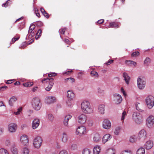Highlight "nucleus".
<instances>
[{
    "instance_id": "8fccbe9b",
    "label": "nucleus",
    "mask_w": 154,
    "mask_h": 154,
    "mask_svg": "<svg viewBox=\"0 0 154 154\" xmlns=\"http://www.w3.org/2000/svg\"><path fill=\"white\" fill-rule=\"evenodd\" d=\"M48 117L49 119L51 122H52L54 120V117L52 114H49L48 115Z\"/></svg>"
},
{
    "instance_id": "aec40b11",
    "label": "nucleus",
    "mask_w": 154,
    "mask_h": 154,
    "mask_svg": "<svg viewBox=\"0 0 154 154\" xmlns=\"http://www.w3.org/2000/svg\"><path fill=\"white\" fill-rule=\"evenodd\" d=\"M111 138V136L110 134H107L104 135L102 141L103 143H105L107 141L110 140Z\"/></svg>"
},
{
    "instance_id": "0e129e2a",
    "label": "nucleus",
    "mask_w": 154,
    "mask_h": 154,
    "mask_svg": "<svg viewBox=\"0 0 154 154\" xmlns=\"http://www.w3.org/2000/svg\"><path fill=\"white\" fill-rule=\"evenodd\" d=\"M57 74L55 73H51L48 74L49 77L54 76L56 75Z\"/></svg>"
},
{
    "instance_id": "c03bdc74",
    "label": "nucleus",
    "mask_w": 154,
    "mask_h": 154,
    "mask_svg": "<svg viewBox=\"0 0 154 154\" xmlns=\"http://www.w3.org/2000/svg\"><path fill=\"white\" fill-rule=\"evenodd\" d=\"M140 55L139 52L138 51L133 52L131 54V56L132 57H136Z\"/></svg>"
},
{
    "instance_id": "79ce46f5",
    "label": "nucleus",
    "mask_w": 154,
    "mask_h": 154,
    "mask_svg": "<svg viewBox=\"0 0 154 154\" xmlns=\"http://www.w3.org/2000/svg\"><path fill=\"white\" fill-rule=\"evenodd\" d=\"M35 27V26L34 24H32L29 27V29L28 31V32H32V31L34 29Z\"/></svg>"
},
{
    "instance_id": "f03ea898",
    "label": "nucleus",
    "mask_w": 154,
    "mask_h": 154,
    "mask_svg": "<svg viewBox=\"0 0 154 154\" xmlns=\"http://www.w3.org/2000/svg\"><path fill=\"white\" fill-rule=\"evenodd\" d=\"M32 105L34 109L36 110H39L41 106L40 100L38 97L34 98L32 101Z\"/></svg>"
},
{
    "instance_id": "37998d69",
    "label": "nucleus",
    "mask_w": 154,
    "mask_h": 154,
    "mask_svg": "<svg viewBox=\"0 0 154 154\" xmlns=\"http://www.w3.org/2000/svg\"><path fill=\"white\" fill-rule=\"evenodd\" d=\"M129 140L130 142L132 143L135 142L136 140V139L135 136H133L131 137L130 138Z\"/></svg>"
},
{
    "instance_id": "4be33fe9",
    "label": "nucleus",
    "mask_w": 154,
    "mask_h": 154,
    "mask_svg": "<svg viewBox=\"0 0 154 154\" xmlns=\"http://www.w3.org/2000/svg\"><path fill=\"white\" fill-rule=\"evenodd\" d=\"M55 98L54 97H48L47 99V102L48 104L54 103L55 101Z\"/></svg>"
},
{
    "instance_id": "20e7f679",
    "label": "nucleus",
    "mask_w": 154,
    "mask_h": 154,
    "mask_svg": "<svg viewBox=\"0 0 154 154\" xmlns=\"http://www.w3.org/2000/svg\"><path fill=\"white\" fill-rule=\"evenodd\" d=\"M133 119L136 123L138 124H140L142 122V118L141 115L137 112L133 113Z\"/></svg>"
},
{
    "instance_id": "7c9ffc66",
    "label": "nucleus",
    "mask_w": 154,
    "mask_h": 154,
    "mask_svg": "<svg viewBox=\"0 0 154 154\" xmlns=\"http://www.w3.org/2000/svg\"><path fill=\"white\" fill-rule=\"evenodd\" d=\"M100 139V135L98 134H96L94 135L93 138V140L94 142H96L99 141Z\"/></svg>"
},
{
    "instance_id": "39448f33",
    "label": "nucleus",
    "mask_w": 154,
    "mask_h": 154,
    "mask_svg": "<svg viewBox=\"0 0 154 154\" xmlns=\"http://www.w3.org/2000/svg\"><path fill=\"white\" fill-rule=\"evenodd\" d=\"M47 81V82H49V85L48 87L45 88V90L47 91H50L51 89L52 88V87L54 85V83L53 82L54 79L53 78H45L43 79L42 82H44L45 81Z\"/></svg>"
},
{
    "instance_id": "a18cd8bd",
    "label": "nucleus",
    "mask_w": 154,
    "mask_h": 154,
    "mask_svg": "<svg viewBox=\"0 0 154 154\" xmlns=\"http://www.w3.org/2000/svg\"><path fill=\"white\" fill-rule=\"evenodd\" d=\"M90 151L88 149H85L82 151V154H90Z\"/></svg>"
},
{
    "instance_id": "680f3d73",
    "label": "nucleus",
    "mask_w": 154,
    "mask_h": 154,
    "mask_svg": "<svg viewBox=\"0 0 154 154\" xmlns=\"http://www.w3.org/2000/svg\"><path fill=\"white\" fill-rule=\"evenodd\" d=\"M35 11L36 15L38 17H40V15L39 13L38 12L39 10L37 9L36 10L35 9Z\"/></svg>"
},
{
    "instance_id": "e433bc0d",
    "label": "nucleus",
    "mask_w": 154,
    "mask_h": 154,
    "mask_svg": "<svg viewBox=\"0 0 154 154\" xmlns=\"http://www.w3.org/2000/svg\"><path fill=\"white\" fill-rule=\"evenodd\" d=\"M31 42H29V43L27 44L25 42H23L21 45V47H20L21 48H25L26 45H28L30 43H32L34 41V38H32L31 39Z\"/></svg>"
},
{
    "instance_id": "69168bd1",
    "label": "nucleus",
    "mask_w": 154,
    "mask_h": 154,
    "mask_svg": "<svg viewBox=\"0 0 154 154\" xmlns=\"http://www.w3.org/2000/svg\"><path fill=\"white\" fill-rule=\"evenodd\" d=\"M104 21V20L103 19L97 21V23L98 24H101L103 23Z\"/></svg>"
},
{
    "instance_id": "6e6d98bb",
    "label": "nucleus",
    "mask_w": 154,
    "mask_h": 154,
    "mask_svg": "<svg viewBox=\"0 0 154 154\" xmlns=\"http://www.w3.org/2000/svg\"><path fill=\"white\" fill-rule=\"evenodd\" d=\"M19 39V37L17 38H13L12 39L11 41V44H13L17 40Z\"/></svg>"
},
{
    "instance_id": "72a5a7b5",
    "label": "nucleus",
    "mask_w": 154,
    "mask_h": 154,
    "mask_svg": "<svg viewBox=\"0 0 154 154\" xmlns=\"http://www.w3.org/2000/svg\"><path fill=\"white\" fill-rule=\"evenodd\" d=\"M68 140V137L67 135L65 133H63L62 138V141L64 143H66Z\"/></svg>"
},
{
    "instance_id": "bb28decb",
    "label": "nucleus",
    "mask_w": 154,
    "mask_h": 154,
    "mask_svg": "<svg viewBox=\"0 0 154 154\" xmlns=\"http://www.w3.org/2000/svg\"><path fill=\"white\" fill-rule=\"evenodd\" d=\"M11 150L12 153L14 154H17L18 153V149L17 148L16 146L14 145L12 146L11 148Z\"/></svg>"
},
{
    "instance_id": "9d476101",
    "label": "nucleus",
    "mask_w": 154,
    "mask_h": 154,
    "mask_svg": "<svg viewBox=\"0 0 154 154\" xmlns=\"http://www.w3.org/2000/svg\"><path fill=\"white\" fill-rule=\"evenodd\" d=\"M154 123V116H149L146 119V124L149 128H151Z\"/></svg>"
},
{
    "instance_id": "1a4fd4ad",
    "label": "nucleus",
    "mask_w": 154,
    "mask_h": 154,
    "mask_svg": "<svg viewBox=\"0 0 154 154\" xmlns=\"http://www.w3.org/2000/svg\"><path fill=\"white\" fill-rule=\"evenodd\" d=\"M8 131L11 133H14L17 129V125L14 123H11L8 126Z\"/></svg>"
},
{
    "instance_id": "13d9d810",
    "label": "nucleus",
    "mask_w": 154,
    "mask_h": 154,
    "mask_svg": "<svg viewBox=\"0 0 154 154\" xmlns=\"http://www.w3.org/2000/svg\"><path fill=\"white\" fill-rule=\"evenodd\" d=\"M8 88V87L6 86H2L0 87V91H4L6 90Z\"/></svg>"
},
{
    "instance_id": "6ab92c4d",
    "label": "nucleus",
    "mask_w": 154,
    "mask_h": 154,
    "mask_svg": "<svg viewBox=\"0 0 154 154\" xmlns=\"http://www.w3.org/2000/svg\"><path fill=\"white\" fill-rule=\"evenodd\" d=\"M67 97L70 100L73 99L75 97V94L72 91L69 90L68 91Z\"/></svg>"
},
{
    "instance_id": "9b49d317",
    "label": "nucleus",
    "mask_w": 154,
    "mask_h": 154,
    "mask_svg": "<svg viewBox=\"0 0 154 154\" xmlns=\"http://www.w3.org/2000/svg\"><path fill=\"white\" fill-rule=\"evenodd\" d=\"M20 141L21 145L24 146H27L28 145V138L26 135H23L21 137Z\"/></svg>"
},
{
    "instance_id": "de8ad7c7",
    "label": "nucleus",
    "mask_w": 154,
    "mask_h": 154,
    "mask_svg": "<svg viewBox=\"0 0 154 154\" xmlns=\"http://www.w3.org/2000/svg\"><path fill=\"white\" fill-rule=\"evenodd\" d=\"M5 144L7 146H8L11 145V141L7 139L5 142Z\"/></svg>"
},
{
    "instance_id": "2eb2a0df",
    "label": "nucleus",
    "mask_w": 154,
    "mask_h": 154,
    "mask_svg": "<svg viewBox=\"0 0 154 154\" xmlns=\"http://www.w3.org/2000/svg\"><path fill=\"white\" fill-rule=\"evenodd\" d=\"M115 101L116 103L118 104L120 103L122 101V98L120 95L118 94H115L114 95Z\"/></svg>"
},
{
    "instance_id": "5fc2aeb1",
    "label": "nucleus",
    "mask_w": 154,
    "mask_h": 154,
    "mask_svg": "<svg viewBox=\"0 0 154 154\" xmlns=\"http://www.w3.org/2000/svg\"><path fill=\"white\" fill-rule=\"evenodd\" d=\"M20 22H21L20 26H21V28H23L24 27L25 24V20H21Z\"/></svg>"
},
{
    "instance_id": "c756f323",
    "label": "nucleus",
    "mask_w": 154,
    "mask_h": 154,
    "mask_svg": "<svg viewBox=\"0 0 154 154\" xmlns=\"http://www.w3.org/2000/svg\"><path fill=\"white\" fill-rule=\"evenodd\" d=\"M109 27L111 28H118L119 27V26L118 23L112 22L111 23L109 24Z\"/></svg>"
},
{
    "instance_id": "ea45409f",
    "label": "nucleus",
    "mask_w": 154,
    "mask_h": 154,
    "mask_svg": "<svg viewBox=\"0 0 154 154\" xmlns=\"http://www.w3.org/2000/svg\"><path fill=\"white\" fill-rule=\"evenodd\" d=\"M91 74L92 76H95L97 78L98 77V75L97 72L94 70H92L91 72Z\"/></svg>"
},
{
    "instance_id": "f8f14e48",
    "label": "nucleus",
    "mask_w": 154,
    "mask_h": 154,
    "mask_svg": "<svg viewBox=\"0 0 154 154\" xmlns=\"http://www.w3.org/2000/svg\"><path fill=\"white\" fill-rule=\"evenodd\" d=\"M76 133L79 135L82 136L86 133V128L83 126L79 127L77 129Z\"/></svg>"
},
{
    "instance_id": "49530a36",
    "label": "nucleus",
    "mask_w": 154,
    "mask_h": 154,
    "mask_svg": "<svg viewBox=\"0 0 154 154\" xmlns=\"http://www.w3.org/2000/svg\"><path fill=\"white\" fill-rule=\"evenodd\" d=\"M120 129L121 128L120 127H118L116 128L114 132L115 134L117 135H118L120 132Z\"/></svg>"
},
{
    "instance_id": "473e14b6",
    "label": "nucleus",
    "mask_w": 154,
    "mask_h": 154,
    "mask_svg": "<svg viewBox=\"0 0 154 154\" xmlns=\"http://www.w3.org/2000/svg\"><path fill=\"white\" fill-rule=\"evenodd\" d=\"M40 11L45 17H46L47 18H49V14L45 11L43 8H40Z\"/></svg>"
},
{
    "instance_id": "a878e982",
    "label": "nucleus",
    "mask_w": 154,
    "mask_h": 154,
    "mask_svg": "<svg viewBox=\"0 0 154 154\" xmlns=\"http://www.w3.org/2000/svg\"><path fill=\"white\" fill-rule=\"evenodd\" d=\"M136 108L137 110L139 112L143 111L142 105L139 103H137L136 104Z\"/></svg>"
},
{
    "instance_id": "f704fd0d",
    "label": "nucleus",
    "mask_w": 154,
    "mask_h": 154,
    "mask_svg": "<svg viewBox=\"0 0 154 154\" xmlns=\"http://www.w3.org/2000/svg\"><path fill=\"white\" fill-rule=\"evenodd\" d=\"M74 82L75 79H74L72 77L64 79V82L66 83L68 82H69L71 83H73Z\"/></svg>"
},
{
    "instance_id": "864d4df0",
    "label": "nucleus",
    "mask_w": 154,
    "mask_h": 154,
    "mask_svg": "<svg viewBox=\"0 0 154 154\" xmlns=\"http://www.w3.org/2000/svg\"><path fill=\"white\" fill-rule=\"evenodd\" d=\"M77 148V145L76 144H72L71 146V149L72 150H75Z\"/></svg>"
},
{
    "instance_id": "bf43d9fd",
    "label": "nucleus",
    "mask_w": 154,
    "mask_h": 154,
    "mask_svg": "<svg viewBox=\"0 0 154 154\" xmlns=\"http://www.w3.org/2000/svg\"><path fill=\"white\" fill-rule=\"evenodd\" d=\"M120 154H131V153L130 151H123Z\"/></svg>"
},
{
    "instance_id": "052dcab7",
    "label": "nucleus",
    "mask_w": 154,
    "mask_h": 154,
    "mask_svg": "<svg viewBox=\"0 0 154 154\" xmlns=\"http://www.w3.org/2000/svg\"><path fill=\"white\" fill-rule=\"evenodd\" d=\"M113 60H109L108 61L105 63V64L107 65H110L111 63H113Z\"/></svg>"
},
{
    "instance_id": "393cba45",
    "label": "nucleus",
    "mask_w": 154,
    "mask_h": 154,
    "mask_svg": "<svg viewBox=\"0 0 154 154\" xmlns=\"http://www.w3.org/2000/svg\"><path fill=\"white\" fill-rule=\"evenodd\" d=\"M125 63L128 66H131L133 65L134 66H135L137 65V63L136 62L130 60H125Z\"/></svg>"
},
{
    "instance_id": "cd10ccee",
    "label": "nucleus",
    "mask_w": 154,
    "mask_h": 154,
    "mask_svg": "<svg viewBox=\"0 0 154 154\" xmlns=\"http://www.w3.org/2000/svg\"><path fill=\"white\" fill-rule=\"evenodd\" d=\"M0 154H10L8 150L4 148H0Z\"/></svg>"
},
{
    "instance_id": "0eeeda50",
    "label": "nucleus",
    "mask_w": 154,
    "mask_h": 154,
    "mask_svg": "<svg viewBox=\"0 0 154 154\" xmlns=\"http://www.w3.org/2000/svg\"><path fill=\"white\" fill-rule=\"evenodd\" d=\"M42 140V138L40 137H37L34 140L33 145L36 148H39L41 145Z\"/></svg>"
},
{
    "instance_id": "423d86ee",
    "label": "nucleus",
    "mask_w": 154,
    "mask_h": 154,
    "mask_svg": "<svg viewBox=\"0 0 154 154\" xmlns=\"http://www.w3.org/2000/svg\"><path fill=\"white\" fill-rule=\"evenodd\" d=\"M138 87L140 89H143L145 87L146 82L145 78L142 77L140 76L137 79Z\"/></svg>"
},
{
    "instance_id": "2f4dec72",
    "label": "nucleus",
    "mask_w": 154,
    "mask_h": 154,
    "mask_svg": "<svg viewBox=\"0 0 154 154\" xmlns=\"http://www.w3.org/2000/svg\"><path fill=\"white\" fill-rule=\"evenodd\" d=\"M145 153V150L144 148L141 147L138 149L136 154H144Z\"/></svg>"
},
{
    "instance_id": "ddd939ff",
    "label": "nucleus",
    "mask_w": 154,
    "mask_h": 154,
    "mask_svg": "<svg viewBox=\"0 0 154 154\" xmlns=\"http://www.w3.org/2000/svg\"><path fill=\"white\" fill-rule=\"evenodd\" d=\"M146 133L144 130L140 131L138 134V139L139 140L142 139L144 140L146 137Z\"/></svg>"
},
{
    "instance_id": "3c124183",
    "label": "nucleus",
    "mask_w": 154,
    "mask_h": 154,
    "mask_svg": "<svg viewBox=\"0 0 154 154\" xmlns=\"http://www.w3.org/2000/svg\"><path fill=\"white\" fill-rule=\"evenodd\" d=\"M29 33H30V34L28 36V38L29 39L31 38L32 39V37H34L35 35V34L33 32H29Z\"/></svg>"
},
{
    "instance_id": "603ef678",
    "label": "nucleus",
    "mask_w": 154,
    "mask_h": 154,
    "mask_svg": "<svg viewBox=\"0 0 154 154\" xmlns=\"http://www.w3.org/2000/svg\"><path fill=\"white\" fill-rule=\"evenodd\" d=\"M66 29V28L60 29L59 30V32H60V34H62L63 35L64 34Z\"/></svg>"
},
{
    "instance_id": "412c9836",
    "label": "nucleus",
    "mask_w": 154,
    "mask_h": 154,
    "mask_svg": "<svg viewBox=\"0 0 154 154\" xmlns=\"http://www.w3.org/2000/svg\"><path fill=\"white\" fill-rule=\"evenodd\" d=\"M123 76L124 78V80L127 84H128L130 78L129 76L125 72H123Z\"/></svg>"
},
{
    "instance_id": "4468645a",
    "label": "nucleus",
    "mask_w": 154,
    "mask_h": 154,
    "mask_svg": "<svg viewBox=\"0 0 154 154\" xmlns=\"http://www.w3.org/2000/svg\"><path fill=\"white\" fill-rule=\"evenodd\" d=\"M111 124L110 122L107 119H105L103 122V127L105 129H109L111 127Z\"/></svg>"
},
{
    "instance_id": "4d7b16f0",
    "label": "nucleus",
    "mask_w": 154,
    "mask_h": 154,
    "mask_svg": "<svg viewBox=\"0 0 154 154\" xmlns=\"http://www.w3.org/2000/svg\"><path fill=\"white\" fill-rule=\"evenodd\" d=\"M126 113L125 111H124L122 113V116L121 118L122 120H123L125 118V116H126Z\"/></svg>"
},
{
    "instance_id": "b1692460",
    "label": "nucleus",
    "mask_w": 154,
    "mask_h": 154,
    "mask_svg": "<svg viewBox=\"0 0 154 154\" xmlns=\"http://www.w3.org/2000/svg\"><path fill=\"white\" fill-rule=\"evenodd\" d=\"M101 149L100 147L98 146H96L93 149L94 154H99L100 153Z\"/></svg>"
},
{
    "instance_id": "58836bf2",
    "label": "nucleus",
    "mask_w": 154,
    "mask_h": 154,
    "mask_svg": "<svg viewBox=\"0 0 154 154\" xmlns=\"http://www.w3.org/2000/svg\"><path fill=\"white\" fill-rule=\"evenodd\" d=\"M42 31L41 29H39L37 33H36V35L35 36V38L37 39L40 36H41L42 35Z\"/></svg>"
},
{
    "instance_id": "5701e85b",
    "label": "nucleus",
    "mask_w": 154,
    "mask_h": 154,
    "mask_svg": "<svg viewBox=\"0 0 154 154\" xmlns=\"http://www.w3.org/2000/svg\"><path fill=\"white\" fill-rule=\"evenodd\" d=\"M105 105L103 104H101L98 107L99 112L101 114H103L104 113Z\"/></svg>"
},
{
    "instance_id": "f3484780",
    "label": "nucleus",
    "mask_w": 154,
    "mask_h": 154,
    "mask_svg": "<svg viewBox=\"0 0 154 154\" xmlns=\"http://www.w3.org/2000/svg\"><path fill=\"white\" fill-rule=\"evenodd\" d=\"M40 121L38 119H35L32 122V127L33 129L37 128L39 125Z\"/></svg>"
},
{
    "instance_id": "c85d7f7f",
    "label": "nucleus",
    "mask_w": 154,
    "mask_h": 154,
    "mask_svg": "<svg viewBox=\"0 0 154 154\" xmlns=\"http://www.w3.org/2000/svg\"><path fill=\"white\" fill-rule=\"evenodd\" d=\"M17 100V98L14 96L12 97L9 100V103L11 106H12L14 103Z\"/></svg>"
},
{
    "instance_id": "4c0bfd02",
    "label": "nucleus",
    "mask_w": 154,
    "mask_h": 154,
    "mask_svg": "<svg viewBox=\"0 0 154 154\" xmlns=\"http://www.w3.org/2000/svg\"><path fill=\"white\" fill-rule=\"evenodd\" d=\"M151 63V59L149 57L146 58L144 61V64L148 66Z\"/></svg>"
},
{
    "instance_id": "c9c22d12",
    "label": "nucleus",
    "mask_w": 154,
    "mask_h": 154,
    "mask_svg": "<svg viewBox=\"0 0 154 154\" xmlns=\"http://www.w3.org/2000/svg\"><path fill=\"white\" fill-rule=\"evenodd\" d=\"M29 149L27 147H25L23 148L22 154H29Z\"/></svg>"
},
{
    "instance_id": "6e6552de",
    "label": "nucleus",
    "mask_w": 154,
    "mask_h": 154,
    "mask_svg": "<svg viewBox=\"0 0 154 154\" xmlns=\"http://www.w3.org/2000/svg\"><path fill=\"white\" fill-rule=\"evenodd\" d=\"M87 119L86 116L83 114H81L78 117V121L79 123L83 124L86 122Z\"/></svg>"
},
{
    "instance_id": "774afa93",
    "label": "nucleus",
    "mask_w": 154,
    "mask_h": 154,
    "mask_svg": "<svg viewBox=\"0 0 154 154\" xmlns=\"http://www.w3.org/2000/svg\"><path fill=\"white\" fill-rule=\"evenodd\" d=\"M70 100H68L67 101H66L67 104L69 106H70L71 105V103Z\"/></svg>"
},
{
    "instance_id": "e2e57ef3",
    "label": "nucleus",
    "mask_w": 154,
    "mask_h": 154,
    "mask_svg": "<svg viewBox=\"0 0 154 154\" xmlns=\"http://www.w3.org/2000/svg\"><path fill=\"white\" fill-rule=\"evenodd\" d=\"M59 154H68V153L66 151L63 150L60 151Z\"/></svg>"
},
{
    "instance_id": "338daca9",
    "label": "nucleus",
    "mask_w": 154,
    "mask_h": 154,
    "mask_svg": "<svg viewBox=\"0 0 154 154\" xmlns=\"http://www.w3.org/2000/svg\"><path fill=\"white\" fill-rule=\"evenodd\" d=\"M4 131V128H3L0 127V135H2Z\"/></svg>"
},
{
    "instance_id": "7ed1b4c3",
    "label": "nucleus",
    "mask_w": 154,
    "mask_h": 154,
    "mask_svg": "<svg viewBox=\"0 0 154 154\" xmlns=\"http://www.w3.org/2000/svg\"><path fill=\"white\" fill-rule=\"evenodd\" d=\"M146 104L149 109H151L154 105V97L151 95H149L145 99Z\"/></svg>"
},
{
    "instance_id": "f257e3e1",
    "label": "nucleus",
    "mask_w": 154,
    "mask_h": 154,
    "mask_svg": "<svg viewBox=\"0 0 154 154\" xmlns=\"http://www.w3.org/2000/svg\"><path fill=\"white\" fill-rule=\"evenodd\" d=\"M81 107L82 111L85 113H91L93 112V109L91 107L89 102L88 101L82 102Z\"/></svg>"
},
{
    "instance_id": "a211bd4d",
    "label": "nucleus",
    "mask_w": 154,
    "mask_h": 154,
    "mask_svg": "<svg viewBox=\"0 0 154 154\" xmlns=\"http://www.w3.org/2000/svg\"><path fill=\"white\" fill-rule=\"evenodd\" d=\"M71 117L72 116L70 115H67L65 116L63 121V124L66 126H68V121L71 118Z\"/></svg>"
},
{
    "instance_id": "09e8293b",
    "label": "nucleus",
    "mask_w": 154,
    "mask_h": 154,
    "mask_svg": "<svg viewBox=\"0 0 154 154\" xmlns=\"http://www.w3.org/2000/svg\"><path fill=\"white\" fill-rule=\"evenodd\" d=\"M10 1L8 0L5 3H4L2 5V6L5 7H7L10 4Z\"/></svg>"
},
{
    "instance_id": "dca6fc26",
    "label": "nucleus",
    "mask_w": 154,
    "mask_h": 154,
    "mask_svg": "<svg viewBox=\"0 0 154 154\" xmlns=\"http://www.w3.org/2000/svg\"><path fill=\"white\" fill-rule=\"evenodd\" d=\"M153 143L151 140L147 141L144 145V147L146 149H150L153 146Z\"/></svg>"
},
{
    "instance_id": "a19ab883",
    "label": "nucleus",
    "mask_w": 154,
    "mask_h": 154,
    "mask_svg": "<svg viewBox=\"0 0 154 154\" xmlns=\"http://www.w3.org/2000/svg\"><path fill=\"white\" fill-rule=\"evenodd\" d=\"M33 82H28L25 83H23V85L26 87H30L33 85Z\"/></svg>"
}]
</instances>
